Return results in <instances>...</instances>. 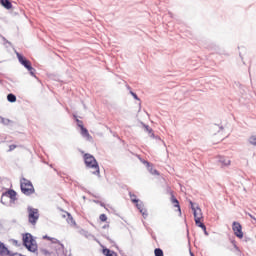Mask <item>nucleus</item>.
I'll return each instance as SVG.
<instances>
[{
	"instance_id": "obj_1",
	"label": "nucleus",
	"mask_w": 256,
	"mask_h": 256,
	"mask_svg": "<svg viewBox=\"0 0 256 256\" xmlns=\"http://www.w3.org/2000/svg\"><path fill=\"white\" fill-rule=\"evenodd\" d=\"M83 159L87 169H94V171H92V175H96V177H101L99 162H97V159H95V156L89 153H86L84 154Z\"/></svg>"
},
{
	"instance_id": "obj_2",
	"label": "nucleus",
	"mask_w": 256,
	"mask_h": 256,
	"mask_svg": "<svg viewBox=\"0 0 256 256\" xmlns=\"http://www.w3.org/2000/svg\"><path fill=\"white\" fill-rule=\"evenodd\" d=\"M22 243L27 251H29L30 253H37L39 246L37 245V241H35V238H33V235L31 233L23 234Z\"/></svg>"
},
{
	"instance_id": "obj_3",
	"label": "nucleus",
	"mask_w": 256,
	"mask_h": 256,
	"mask_svg": "<svg viewBox=\"0 0 256 256\" xmlns=\"http://www.w3.org/2000/svg\"><path fill=\"white\" fill-rule=\"evenodd\" d=\"M20 189L21 192L26 196L33 195V193H35V187H33V183L27 178L21 179Z\"/></svg>"
},
{
	"instance_id": "obj_4",
	"label": "nucleus",
	"mask_w": 256,
	"mask_h": 256,
	"mask_svg": "<svg viewBox=\"0 0 256 256\" xmlns=\"http://www.w3.org/2000/svg\"><path fill=\"white\" fill-rule=\"evenodd\" d=\"M16 55L19 63L22 64L23 67L27 69V71H29L31 77H37L35 75L36 70L35 68H33V65H31V61H29L27 58H25V56L21 55L19 52H17Z\"/></svg>"
},
{
	"instance_id": "obj_5",
	"label": "nucleus",
	"mask_w": 256,
	"mask_h": 256,
	"mask_svg": "<svg viewBox=\"0 0 256 256\" xmlns=\"http://www.w3.org/2000/svg\"><path fill=\"white\" fill-rule=\"evenodd\" d=\"M27 211H28V222L31 225H37V221H39V209L28 206Z\"/></svg>"
},
{
	"instance_id": "obj_6",
	"label": "nucleus",
	"mask_w": 256,
	"mask_h": 256,
	"mask_svg": "<svg viewBox=\"0 0 256 256\" xmlns=\"http://www.w3.org/2000/svg\"><path fill=\"white\" fill-rule=\"evenodd\" d=\"M5 199H10V203H15V201H17V192L13 189L4 192L0 200V203H2V205H7V201H5Z\"/></svg>"
},
{
	"instance_id": "obj_7",
	"label": "nucleus",
	"mask_w": 256,
	"mask_h": 256,
	"mask_svg": "<svg viewBox=\"0 0 256 256\" xmlns=\"http://www.w3.org/2000/svg\"><path fill=\"white\" fill-rule=\"evenodd\" d=\"M232 230L238 239H243V226H241V223L234 221L232 223Z\"/></svg>"
},
{
	"instance_id": "obj_8",
	"label": "nucleus",
	"mask_w": 256,
	"mask_h": 256,
	"mask_svg": "<svg viewBox=\"0 0 256 256\" xmlns=\"http://www.w3.org/2000/svg\"><path fill=\"white\" fill-rule=\"evenodd\" d=\"M201 219H203V216L197 217V212L194 211V221H195L196 227H200L202 231H205V228L207 226H205V223L201 222Z\"/></svg>"
},
{
	"instance_id": "obj_9",
	"label": "nucleus",
	"mask_w": 256,
	"mask_h": 256,
	"mask_svg": "<svg viewBox=\"0 0 256 256\" xmlns=\"http://www.w3.org/2000/svg\"><path fill=\"white\" fill-rule=\"evenodd\" d=\"M169 194L171 196L170 201H171L173 207H177L178 211L181 215V205L179 204V200H177V198L175 197V194H173V191L170 190Z\"/></svg>"
},
{
	"instance_id": "obj_10",
	"label": "nucleus",
	"mask_w": 256,
	"mask_h": 256,
	"mask_svg": "<svg viewBox=\"0 0 256 256\" xmlns=\"http://www.w3.org/2000/svg\"><path fill=\"white\" fill-rule=\"evenodd\" d=\"M136 207L140 211V213L144 219H147V217H149V214L147 213V209L143 208L144 207L143 202L138 201L136 203Z\"/></svg>"
},
{
	"instance_id": "obj_11",
	"label": "nucleus",
	"mask_w": 256,
	"mask_h": 256,
	"mask_svg": "<svg viewBox=\"0 0 256 256\" xmlns=\"http://www.w3.org/2000/svg\"><path fill=\"white\" fill-rule=\"evenodd\" d=\"M12 253L13 252H11L9 250V248H7V246H5V243L0 241V255L1 256H5V255L11 256Z\"/></svg>"
},
{
	"instance_id": "obj_12",
	"label": "nucleus",
	"mask_w": 256,
	"mask_h": 256,
	"mask_svg": "<svg viewBox=\"0 0 256 256\" xmlns=\"http://www.w3.org/2000/svg\"><path fill=\"white\" fill-rule=\"evenodd\" d=\"M218 163H220L222 167H229L231 160L225 156H218Z\"/></svg>"
},
{
	"instance_id": "obj_13",
	"label": "nucleus",
	"mask_w": 256,
	"mask_h": 256,
	"mask_svg": "<svg viewBox=\"0 0 256 256\" xmlns=\"http://www.w3.org/2000/svg\"><path fill=\"white\" fill-rule=\"evenodd\" d=\"M190 205L194 216L196 212V217H203V214L201 213V208H199V206L195 208V206L193 205V201H190Z\"/></svg>"
},
{
	"instance_id": "obj_14",
	"label": "nucleus",
	"mask_w": 256,
	"mask_h": 256,
	"mask_svg": "<svg viewBox=\"0 0 256 256\" xmlns=\"http://www.w3.org/2000/svg\"><path fill=\"white\" fill-rule=\"evenodd\" d=\"M0 5L4 7V9H13V3L10 0H0Z\"/></svg>"
},
{
	"instance_id": "obj_15",
	"label": "nucleus",
	"mask_w": 256,
	"mask_h": 256,
	"mask_svg": "<svg viewBox=\"0 0 256 256\" xmlns=\"http://www.w3.org/2000/svg\"><path fill=\"white\" fill-rule=\"evenodd\" d=\"M102 253H103V255H105V256H118V255H117V252H115V251H113V250H111V249H109V248H104V249L102 250Z\"/></svg>"
},
{
	"instance_id": "obj_16",
	"label": "nucleus",
	"mask_w": 256,
	"mask_h": 256,
	"mask_svg": "<svg viewBox=\"0 0 256 256\" xmlns=\"http://www.w3.org/2000/svg\"><path fill=\"white\" fill-rule=\"evenodd\" d=\"M81 129V135L82 137H85L86 139H91V134H89V130H87V128H85V126H82Z\"/></svg>"
},
{
	"instance_id": "obj_17",
	"label": "nucleus",
	"mask_w": 256,
	"mask_h": 256,
	"mask_svg": "<svg viewBox=\"0 0 256 256\" xmlns=\"http://www.w3.org/2000/svg\"><path fill=\"white\" fill-rule=\"evenodd\" d=\"M7 101L9 103H15L17 101V96H15V94H13V93H9L7 95Z\"/></svg>"
},
{
	"instance_id": "obj_18",
	"label": "nucleus",
	"mask_w": 256,
	"mask_h": 256,
	"mask_svg": "<svg viewBox=\"0 0 256 256\" xmlns=\"http://www.w3.org/2000/svg\"><path fill=\"white\" fill-rule=\"evenodd\" d=\"M147 169H148L149 173H151V175H159V171H157V169L153 168V164H150L149 166H147Z\"/></svg>"
},
{
	"instance_id": "obj_19",
	"label": "nucleus",
	"mask_w": 256,
	"mask_h": 256,
	"mask_svg": "<svg viewBox=\"0 0 256 256\" xmlns=\"http://www.w3.org/2000/svg\"><path fill=\"white\" fill-rule=\"evenodd\" d=\"M50 241L55 245H60L61 249H65V245H63V243H61L57 238L52 237Z\"/></svg>"
},
{
	"instance_id": "obj_20",
	"label": "nucleus",
	"mask_w": 256,
	"mask_h": 256,
	"mask_svg": "<svg viewBox=\"0 0 256 256\" xmlns=\"http://www.w3.org/2000/svg\"><path fill=\"white\" fill-rule=\"evenodd\" d=\"M144 129H146V131L151 134L150 137H152L153 139L155 138V133H153V129L149 127V125L144 124Z\"/></svg>"
},
{
	"instance_id": "obj_21",
	"label": "nucleus",
	"mask_w": 256,
	"mask_h": 256,
	"mask_svg": "<svg viewBox=\"0 0 256 256\" xmlns=\"http://www.w3.org/2000/svg\"><path fill=\"white\" fill-rule=\"evenodd\" d=\"M66 221L67 223H69V225H76L75 219H73V216L71 215V213H68V217Z\"/></svg>"
},
{
	"instance_id": "obj_22",
	"label": "nucleus",
	"mask_w": 256,
	"mask_h": 256,
	"mask_svg": "<svg viewBox=\"0 0 256 256\" xmlns=\"http://www.w3.org/2000/svg\"><path fill=\"white\" fill-rule=\"evenodd\" d=\"M230 241H231V243H232L234 249H235L236 251H238V253H241V249L239 248V246H237V241H235V239H231Z\"/></svg>"
},
{
	"instance_id": "obj_23",
	"label": "nucleus",
	"mask_w": 256,
	"mask_h": 256,
	"mask_svg": "<svg viewBox=\"0 0 256 256\" xmlns=\"http://www.w3.org/2000/svg\"><path fill=\"white\" fill-rule=\"evenodd\" d=\"M129 195L132 203H139V199H137V195L132 194L131 192L129 193Z\"/></svg>"
},
{
	"instance_id": "obj_24",
	"label": "nucleus",
	"mask_w": 256,
	"mask_h": 256,
	"mask_svg": "<svg viewBox=\"0 0 256 256\" xmlns=\"http://www.w3.org/2000/svg\"><path fill=\"white\" fill-rule=\"evenodd\" d=\"M154 255H155V256H164L163 250H162L161 248H156V249L154 250Z\"/></svg>"
},
{
	"instance_id": "obj_25",
	"label": "nucleus",
	"mask_w": 256,
	"mask_h": 256,
	"mask_svg": "<svg viewBox=\"0 0 256 256\" xmlns=\"http://www.w3.org/2000/svg\"><path fill=\"white\" fill-rule=\"evenodd\" d=\"M0 123H2V125H9V123H11V120L2 117L0 118Z\"/></svg>"
},
{
	"instance_id": "obj_26",
	"label": "nucleus",
	"mask_w": 256,
	"mask_h": 256,
	"mask_svg": "<svg viewBox=\"0 0 256 256\" xmlns=\"http://www.w3.org/2000/svg\"><path fill=\"white\" fill-rule=\"evenodd\" d=\"M40 253H42V255H45V256L51 255V252H49V250H47L45 248H41Z\"/></svg>"
},
{
	"instance_id": "obj_27",
	"label": "nucleus",
	"mask_w": 256,
	"mask_h": 256,
	"mask_svg": "<svg viewBox=\"0 0 256 256\" xmlns=\"http://www.w3.org/2000/svg\"><path fill=\"white\" fill-rule=\"evenodd\" d=\"M249 144L256 146V136H251L249 138Z\"/></svg>"
},
{
	"instance_id": "obj_28",
	"label": "nucleus",
	"mask_w": 256,
	"mask_h": 256,
	"mask_svg": "<svg viewBox=\"0 0 256 256\" xmlns=\"http://www.w3.org/2000/svg\"><path fill=\"white\" fill-rule=\"evenodd\" d=\"M130 95H132V97L136 100V101H141V99H139V96H137V93L130 91Z\"/></svg>"
},
{
	"instance_id": "obj_29",
	"label": "nucleus",
	"mask_w": 256,
	"mask_h": 256,
	"mask_svg": "<svg viewBox=\"0 0 256 256\" xmlns=\"http://www.w3.org/2000/svg\"><path fill=\"white\" fill-rule=\"evenodd\" d=\"M99 219H100V221H102L103 223H105V221H107V215H106V214H101V215L99 216Z\"/></svg>"
},
{
	"instance_id": "obj_30",
	"label": "nucleus",
	"mask_w": 256,
	"mask_h": 256,
	"mask_svg": "<svg viewBox=\"0 0 256 256\" xmlns=\"http://www.w3.org/2000/svg\"><path fill=\"white\" fill-rule=\"evenodd\" d=\"M76 123H77L78 127H80V129H81L82 127H84V126H83V121L79 120L78 118H76Z\"/></svg>"
},
{
	"instance_id": "obj_31",
	"label": "nucleus",
	"mask_w": 256,
	"mask_h": 256,
	"mask_svg": "<svg viewBox=\"0 0 256 256\" xmlns=\"http://www.w3.org/2000/svg\"><path fill=\"white\" fill-rule=\"evenodd\" d=\"M2 40L4 41V45H11V42L7 38L2 36Z\"/></svg>"
},
{
	"instance_id": "obj_32",
	"label": "nucleus",
	"mask_w": 256,
	"mask_h": 256,
	"mask_svg": "<svg viewBox=\"0 0 256 256\" xmlns=\"http://www.w3.org/2000/svg\"><path fill=\"white\" fill-rule=\"evenodd\" d=\"M14 149H17V145L11 144V145L9 146V151H14Z\"/></svg>"
},
{
	"instance_id": "obj_33",
	"label": "nucleus",
	"mask_w": 256,
	"mask_h": 256,
	"mask_svg": "<svg viewBox=\"0 0 256 256\" xmlns=\"http://www.w3.org/2000/svg\"><path fill=\"white\" fill-rule=\"evenodd\" d=\"M246 215H248V217H250V219H253V221H255V223H256V218H255V216H253L251 213H249V212H246Z\"/></svg>"
},
{
	"instance_id": "obj_34",
	"label": "nucleus",
	"mask_w": 256,
	"mask_h": 256,
	"mask_svg": "<svg viewBox=\"0 0 256 256\" xmlns=\"http://www.w3.org/2000/svg\"><path fill=\"white\" fill-rule=\"evenodd\" d=\"M143 163H144V165H146V167H149L151 165V163H149V161H147V160H144Z\"/></svg>"
},
{
	"instance_id": "obj_35",
	"label": "nucleus",
	"mask_w": 256,
	"mask_h": 256,
	"mask_svg": "<svg viewBox=\"0 0 256 256\" xmlns=\"http://www.w3.org/2000/svg\"><path fill=\"white\" fill-rule=\"evenodd\" d=\"M43 239H47L48 241H51L52 237L45 235V236H43Z\"/></svg>"
},
{
	"instance_id": "obj_36",
	"label": "nucleus",
	"mask_w": 256,
	"mask_h": 256,
	"mask_svg": "<svg viewBox=\"0 0 256 256\" xmlns=\"http://www.w3.org/2000/svg\"><path fill=\"white\" fill-rule=\"evenodd\" d=\"M244 241H245V243H248V241H251V238H250V237L245 236V237H244Z\"/></svg>"
},
{
	"instance_id": "obj_37",
	"label": "nucleus",
	"mask_w": 256,
	"mask_h": 256,
	"mask_svg": "<svg viewBox=\"0 0 256 256\" xmlns=\"http://www.w3.org/2000/svg\"><path fill=\"white\" fill-rule=\"evenodd\" d=\"M204 231V235H209V232H207V226L205 227V230Z\"/></svg>"
},
{
	"instance_id": "obj_38",
	"label": "nucleus",
	"mask_w": 256,
	"mask_h": 256,
	"mask_svg": "<svg viewBox=\"0 0 256 256\" xmlns=\"http://www.w3.org/2000/svg\"><path fill=\"white\" fill-rule=\"evenodd\" d=\"M106 239L110 241V243H113V240H111V238H109L108 236H106Z\"/></svg>"
},
{
	"instance_id": "obj_39",
	"label": "nucleus",
	"mask_w": 256,
	"mask_h": 256,
	"mask_svg": "<svg viewBox=\"0 0 256 256\" xmlns=\"http://www.w3.org/2000/svg\"><path fill=\"white\" fill-rule=\"evenodd\" d=\"M101 207H105V203L100 202Z\"/></svg>"
},
{
	"instance_id": "obj_40",
	"label": "nucleus",
	"mask_w": 256,
	"mask_h": 256,
	"mask_svg": "<svg viewBox=\"0 0 256 256\" xmlns=\"http://www.w3.org/2000/svg\"><path fill=\"white\" fill-rule=\"evenodd\" d=\"M107 227H109V225H104L102 229H107Z\"/></svg>"
},
{
	"instance_id": "obj_41",
	"label": "nucleus",
	"mask_w": 256,
	"mask_h": 256,
	"mask_svg": "<svg viewBox=\"0 0 256 256\" xmlns=\"http://www.w3.org/2000/svg\"><path fill=\"white\" fill-rule=\"evenodd\" d=\"M190 256H195V254L193 252L190 251Z\"/></svg>"
},
{
	"instance_id": "obj_42",
	"label": "nucleus",
	"mask_w": 256,
	"mask_h": 256,
	"mask_svg": "<svg viewBox=\"0 0 256 256\" xmlns=\"http://www.w3.org/2000/svg\"><path fill=\"white\" fill-rule=\"evenodd\" d=\"M15 245H17L19 242L17 240H14Z\"/></svg>"
},
{
	"instance_id": "obj_43",
	"label": "nucleus",
	"mask_w": 256,
	"mask_h": 256,
	"mask_svg": "<svg viewBox=\"0 0 256 256\" xmlns=\"http://www.w3.org/2000/svg\"><path fill=\"white\" fill-rule=\"evenodd\" d=\"M220 130L223 131V126H220Z\"/></svg>"
},
{
	"instance_id": "obj_44",
	"label": "nucleus",
	"mask_w": 256,
	"mask_h": 256,
	"mask_svg": "<svg viewBox=\"0 0 256 256\" xmlns=\"http://www.w3.org/2000/svg\"><path fill=\"white\" fill-rule=\"evenodd\" d=\"M7 199H9V198H5V199H4V201H6V203H7Z\"/></svg>"
}]
</instances>
